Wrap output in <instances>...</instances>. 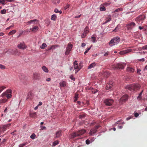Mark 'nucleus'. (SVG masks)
<instances>
[{"mask_svg":"<svg viewBox=\"0 0 147 147\" xmlns=\"http://www.w3.org/2000/svg\"><path fill=\"white\" fill-rule=\"evenodd\" d=\"M37 22H37H38V21L36 19H35V20H32L29 21L28 22H27V23H28V24H30L32 22Z\"/></svg>","mask_w":147,"mask_h":147,"instance_id":"nucleus-29","label":"nucleus"},{"mask_svg":"<svg viewBox=\"0 0 147 147\" xmlns=\"http://www.w3.org/2000/svg\"><path fill=\"white\" fill-rule=\"evenodd\" d=\"M108 53L107 52V53H105V54H104V55H104V56H105V57H107L108 56Z\"/></svg>","mask_w":147,"mask_h":147,"instance_id":"nucleus-63","label":"nucleus"},{"mask_svg":"<svg viewBox=\"0 0 147 147\" xmlns=\"http://www.w3.org/2000/svg\"><path fill=\"white\" fill-rule=\"evenodd\" d=\"M4 0L6 1H7V2H12L15 1V0Z\"/></svg>","mask_w":147,"mask_h":147,"instance_id":"nucleus-56","label":"nucleus"},{"mask_svg":"<svg viewBox=\"0 0 147 147\" xmlns=\"http://www.w3.org/2000/svg\"><path fill=\"white\" fill-rule=\"evenodd\" d=\"M27 144V143L25 142L22 144H20L19 145V147H23L24 146L26 145Z\"/></svg>","mask_w":147,"mask_h":147,"instance_id":"nucleus-45","label":"nucleus"},{"mask_svg":"<svg viewBox=\"0 0 147 147\" xmlns=\"http://www.w3.org/2000/svg\"><path fill=\"white\" fill-rule=\"evenodd\" d=\"M61 131H57L56 133V137L57 138H58L60 137L61 136Z\"/></svg>","mask_w":147,"mask_h":147,"instance_id":"nucleus-22","label":"nucleus"},{"mask_svg":"<svg viewBox=\"0 0 147 147\" xmlns=\"http://www.w3.org/2000/svg\"><path fill=\"white\" fill-rule=\"evenodd\" d=\"M6 13V10L3 9L1 11V14H5Z\"/></svg>","mask_w":147,"mask_h":147,"instance_id":"nucleus-48","label":"nucleus"},{"mask_svg":"<svg viewBox=\"0 0 147 147\" xmlns=\"http://www.w3.org/2000/svg\"><path fill=\"white\" fill-rule=\"evenodd\" d=\"M30 29L33 32H35L38 29V27L37 26H35Z\"/></svg>","mask_w":147,"mask_h":147,"instance_id":"nucleus-23","label":"nucleus"},{"mask_svg":"<svg viewBox=\"0 0 147 147\" xmlns=\"http://www.w3.org/2000/svg\"><path fill=\"white\" fill-rule=\"evenodd\" d=\"M57 19V16L55 15H52L51 17V20L55 21Z\"/></svg>","mask_w":147,"mask_h":147,"instance_id":"nucleus-32","label":"nucleus"},{"mask_svg":"<svg viewBox=\"0 0 147 147\" xmlns=\"http://www.w3.org/2000/svg\"><path fill=\"white\" fill-rule=\"evenodd\" d=\"M147 70V65L145 66V67L144 68V70L145 71Z\"/></svg>","mask_w":147,"mask_h":147,"instance_id":"nucleus-64","label":"nucleus"},{"mask_svg":"<svg viewBox=\"0 0 147 147\" xmlns=\"http://www.w3.org/2000/svg\"><path fill=\"white\" fill-rule=\"evenodd\" d=\"M54 12L56 13H59L60 14H61L62 13V11H59L58 9H55Z\"/></svg>","mask_w":147,"mask_h":147,"instance_id":"nucleus-38","label":"nucleus"},{"mask_svg":"<svg viewBox=\"0 0 147 147\" xmlns=\"http://www.w3.org/2000/svg\"><path fill=\"white\" fill-rule=\"evenodd\" d=\"M85 45H86L85 43H82V47H83L85 46Z\"/></svg>","mask_w":147,"mask_h":147,"instance_id":"nucleus-60","label":"nucleus"},{"mask_svg":"<svg viewBox=\"0 0 147 147\" xmlns=\"http://www.w3.org/2000/svg\"><path fill=\"white\" fill-rule=\"evenodd\" d=\"M111 20V16L109 15L108 16V18H106V22H105V23H108Z\"/></svg>","mask_w":147,"mask_h":147,"instance_id":"nucleus-33","label":"nucleus"},{"mask_svg":"<svg viewBox=\"0 0 147 147\" xmlns=\"http://www.w3.org/2000/svg\"><path fill=\"white\" fill-rule=\"evenodd\" d=\"M145 18L144 15H142L138 17L136 19V20L137 22H142V21L143 20L145 19Z\"/></svg>","mask_w":147,"mask_h":147,"instance_id":"nucleus-14","label":"nucleus"},{"mask_svg":"<svg viewBox=\"0 0 147 147\" xmlns=\"http://www.w3.org/2000/svg\"><path fill=\"white\" fill-rule=\"evenodd\" d=\"M118 25L117 26V27H116L115 28L114 30H113V31L114 32H116L118 30V29L117 28H118Z\"/></svg>","mask_w":147,"mask_h":147,"instance_id":"nucleus-51","label":"nucleus"},{"mask_svg":"<svg viewBox=\"0 0 147 147\" xmlns=\"http://www.w3.org/2000/svg\"><path fill=\"white\" fill-rule=\"evenodd\" d=\"M142 49L144 50H147V45H146L142 47Z\"/></svg>","mask_w":147,"mask_h":147,"instance_id":"nucleus-53","label":"nucleus"},{"mask_svg":"<svg viewBox=\"0 0 147 147\" xmlns=\"http://www.w3.org/2000/svg\"><path fill=\"white\" fill-rule=\"evenodd\" d=\"M110 3L105 2L102 4V5L107 6L110 5Z\"/></svg>","mask_w":147,"mask_h":147,"instance_id":"nucleus-40","label":"nucleus"},{"mask_svg":"<svg viewBox=\"0 0 147 147\" xmlns=\"http://www.w3.org/2000/svg\"><path fill=\"white\" fill-rule=\"evenodd\" d=\"M113 87V83L111 82L107 83L106 84V87H105V89L106 90H108L112 89Z\"/></svg>","mask_w":147,"mask_h":147,"instance_id":"nucleus-16","label":"nucleus"},{"mask_svg":"<svg viewBox=\"0 0 147 147\" xmlns=\"http://www.w3.org/2000/svg\"><path fill=\"white\" fill-rule=\"evenodd\" d=\"M140 88V86L138 84L128 85L125 87L126 89L131 91L138 90Z\"/></svg>","mask_w":147,"mask_h":147,"instance_id":"nucleus-1","label":"nucleus"},{"mask_svg":"<svg viewBox=\"0 0 147 147\" xmlns=\"http://www.w3.org/2000/svg\"><path fill=\"white\" fill-rule=\"evenodd\" d=\"M140 70L139 69H138L137 70V73L139 74L140 75L141 74L140 73Z\"/></svg>","mask_w":147,"mask_h":147,"instance_id":"nucleus-55","label":"nucleus"},{"mask_svg":"<svg viewBox=\"0 0 147 147\" xmlns=\"http://www.w3.org/2000/svg\"><path fill=\"white\" fill-rule=\"evenodd\" d=\"M85 133V130L84 129H82L78 131L77 132L73 133L71 135V138H74L75 137H78L79 136L82 135Z\"/></svg>","mask_w":147,"mask_h":147,"instance_id":"nucleus-2","label":"nucleus"},{"mask_svg":"<svg viewBox=\"0 0 147 147\" xmlns=\"http://www.w3.org/2000/svg\"><path fill=\"white\" fill-rule=\"evenodd\" d=\"M6 1L4 0H0V3H1L3 5H5L6 3Z\"/></svg>","mask_w":147,"mask_h":147,"instance_id":"nucleus-39","label":"nucleus"},{"mask_svg":"<svg viewBox=\"0 0 147 147\" xmlns=\"http://www.w3.org/2000/svg\"><path fill=\"white\" fill-rule=\"evenodd\" d=\"M28 31L27 30H24V31H23L21 32L20 33V34H19V36L18 37L20 36L21 35H26L27 34L28 32Z\"/></svg>","mask_w":147,"mask_h":147,"instance_id":"nucleus-27","label":"nucleus"},{"mask_svg":"<svg viewBox=\"0 0 147 147\" xmlns=\"http://www.w3.org/2000/svg\"><path fill=\"white\" fill-rule=\"evenodd\" d=\"M91 39L92 40V42L94 43L96 42V37H95L92 36L91 37Z\"/></svg>","mask_w":147,"mask_h":147,"instance_id":"nucleus-43","label":"nucleus"},{"mask_svg":"<svg viewBox=\"0 0 147 147\" xmlns=\"http://www.w3.org/2000/svg\"><path fill=\"white\" fill-rule=\"evenodd\" d=\"M47 47V45L45 43H43V44H42V46H40V48L41 49H45V48Z\"/></svg>","mask_w":147,"mask_h":147,"instance_id":"nucleus-30","label":"nucleus"},{"mask_svg":"<svg viewBox=\"0 0 147 147\" xmlns=\"http://www.w3.org/2000/svg\"><path fill=\"white\" fill-rule=\"evenodd\" d=\"M40 129L41 130H43L46 129V127L45 126H40Z\"/></svg>","mask_w":147,"mask_h":147,"instance_id":"nucleus-50","label":"nucleus"},{"mask_svg":"<svg viewBox=\"0 0 147 147\" xmlns=\"http://www.w3.org/2000/svg\"><path fill=\"white\" fill-rule=\"evenodd\" d=\"M72 47L73 45L71 44L70 43L68 44L67 47L66 48V51L65 52V55H69Z\"/></svg>","mask_w":147,"mask_h":147,"instance_id":"nucleus-6","label":"nucleus"},{"mask_svg":"<svg viewBox=\"0 0 147 147\" xmlns=\"http://www.w3.org/2000/svg\"><path fill=\"white\" fill-rule=\"evenodd\" d=\"M102 76L103 77L107 78L109 76V73L108 71L103 72L102 73Z\"/></svg>","mask_w":147,"mask_h":147,"instance_id":"nucleus-21","label":"nucleus"},{"mask_svg":"<svg viewBox=\"0 0 147 147\" xmlns=\"http://www.w3.org/2000/svg\"><path fill=\"white\" fill-rule=\"evenodd\" d=\"M132 118V116L126 118V120L128 121Z\"/></svg>","mask_w":147,"mask_h":147,"instance_id":"nucleus-58","label":"nucleus"},{"mask_svg":"<svg viewBox=\"0 0 147 147\" xmlns=\"http://www.w3.org/2000/svg\"><path fill=\"white\" fill-rule=\"evenodd\" d=\"M100 127V125H97L95 126V127L93 128L92 129L90 130V132L89 133V134L92 135L93 134H95L97 131V129Z\"/></svg>","mask_w":147,"mask_h":147,"instance_id":"nucleus-9","label":"nucleus"},{"mask_svg":"<svg viewBox=\"0 0 147 147\" xmlns=\"http://www.w3.org/2000/svg\"><path fill=\"white\" fill-rule=\"evenodd\" d=\"M127 70L129 72L132 73L134 72V69L130 67H128L127 68Z\"/></svg>","mask_w":147,"mask_h":147,"instance_id":"nucleus-24","label":"nucleus"},{"mask_svg":"<svg viewBox=\"0 0 147 147\" xmlns=\"http://www.w3.org/2000/svg\"><path fill=\"white\" fill-rule=\"evenodd\" d=\"M70 78L72 80H74V78L73 77V76L71 75L70 76Z\"/></svg>","mask_w":147,"mask_h":147,"instance_id":"nucleus-61","label":"nucleus"},{"mask_svg":"<svg viewBox=\"0 0 147 147\" xmlns=\"http://www.w3.org/2000/svg\"><path fill=\"white\" fill-rule=\"evenodd\" d=\"M69 4L66 5L64 7V10H66V9L69 7Z\"/></svg>","mask_w":147,"mask_h":147,"instance_id":"nucleus-49","label":"nucleus"},{"mask_svg":"<svg viewBox=\"0 0 147 147\" xmlns=\"http://www.w3.org/2000/svg\"><path fill=\"white\" fill-rule=\"evenodd\" d=\"M58 144V141L57 140L55 141L54 142H53V144H52V146H54Z\"/></svg>","mask_w":147,"mask_h":147,"instance_id":"nucleus-36","label":"nucleus"},{"mask_svg":"<svg viewBox=\"0 0 147 147\" xmlns=\"http://www.w3.org/2000/svg\"><path fill=\"white\" fill-rule=\"evenodd\" d=\"M11 89H8L6 90V91L3 93L1 95V96L3 97H5V96L6 97V98H7L8 99H9L11 98Z\"/></svg>","mask_w":147,"mask_h":147,"instance_id":"nucleus-5","label":"nucleus"},{"mask_svg":"<svg viewBox=\"0 0 147 147\" xmlns=\"http://www.w3.org/2000/svg\"><path fill=\"white\" fill-rule=\"evenodd\" d=\"M59 47V45H52L51 47L50 48L51 49H55L56 47Z\"/></svg>","mask_w":147,"mask_h":147,"instance_id":"nucleus-34","label":"nucleus"},{"mask_svg":"<svg viewBox=\"0 0 147 147\" xmlns=\"http://www.w3.org/2000/svg\"><path fill=\"white\" fill-rule=\"evenodd\" d=\"M6 88V87L4 86H2L0 87V93L2 92L4 89Z\"/></svg>","mask_w":147,"mask_h":147,"instance_id":"nucleus-42","label":"nucleus"},{"mask_svg":"<svg viewBox=\"0 0 147 147\" xmlns=\"http://www.w3.org/2000/svg\"><path fill=\"white\" fill-rule=\"evenodd\" d=\"M120 40V39L119 37H115L110 41V42H109V45L111 46L117 44L119 42Z\"/></svg>","mask_w":147,"mask_h":147,"instance_id":"nucleus-3","label":"nucleus"},{"mask_svg":"<svg viewBox=\"0 0 147 147\" xmlns=\"http://www.w3.org/2000/svg\"><path fill=\"white\" fill-rule=\"evenodd\" d=\"M74 68L75 69H77L78 70H80L81 67L80 66H79L78 65V63H77V61H74Z\"/></svg>","mask_w":147,"mask_h":147,"instance_id":"nucleus-17","label":"nucleus"},{"mask_svg":"<svg viewBox=\"0 0 147 147\" xmlns=\"http://www.w3.org/2000/svg\"><path fill=\"white\" fill-rule=\"evenodd\" d=\"M78 94H75V97H74V98H75V99H78Z\"/></svg>","mask_w":147,"mask_h":147,"instance_id":"nucleus-62","label":"nucleus"},{"mask_svg":"<svg viewBox=\"0 0 147 147\" xmlns=\"http://www.w3.org/2000/svg\"><path fill=\"white\" fill-rule=\"evenodd\" d=\"M106 10L105 7L104 6H102L100 7V11H105Z\"/></svg>","mask_w":147,"mask_h":147,"instance_id":"nucleus-44","label":"nucleus"},{"mask_svg":"<svg viewBox=\"0 0 147 147\" xmlns=\"http://www.w3.org/2000/svg\"><path fill=\"white\" fill-rule=\"evenodd\" d=\"M60 86L61 87H64L66 86V82L63 81L60 83Z\"/></svg>","mask_w":147,"mask_h":147,"instance_id":"nucleus-26","label":"nucleus"},{"mask_svg":"<svg viewBox=\"0 0 147 147\" xmlns=\"http://www.w3.org/2000/svg\"><path fill=\"white\" fill-rule=\"evenodd\" d=\"M91 47H92V46H91V47H90L87 49L86 50V51L84 52V55H86V54L89 51V50L91 48Z\"/></svg>","mask_w":147,"mask_h":147,"instance_id":"nucleus-47","label":"nucleus"},{"mask_svg":"<svg viewBox=\"0 0 147 147\" xmlns=\"http://www.w3.org/2000/svg\"><path fill=\"white\" fill-rule=\"evenodd\" d=\"M42 70L45 72L48 73V69L45 66H42Z\"/></svg>","mask_w":147,"mask_h":147,"instance_id":"nucleus-25","label":"nucleus"},{"mask_svg":"<svg viewBox=\"0 0 147 147\" xmlns=\"http://www.w3.org/2000/svg\"><path fill=\"white\" fill-rule=\"evenodd\" d=\"M16 32V30H13L11 31V32H9V33H8V35L9 36L11 35L14 34Z\"/></svg>","mask_w":147,"mask_h":147,"instance_id":"nucleus-31","label":"nucleus"},{"mask_svg":"<svg viewBox=\"0 0 147 147\" xmlns=\"http://www.w3.org/2000/svg\"><path fill=\"white\" fill-rule=\"evenodd\" d=\"M0 69H5V66L0 64Z\"/></svg>","mask_w":147,"mask_h":147,"instance_id":"nucleus-46","label":"nucleus"},{"mask_svg":"<svg viewBox=\"0 0 147 147\" xmlns=\"http://www.w3.org/2000/svg\"><path fill=\"white\" fill-rule=\"evenodd\" d=\"M18 47L19 49H21L22 50H24L27 48V46L24 44V42H22L20 43L18 45Z\"/></svg>","mask_w":147,"mask_h":147,"instance_id":"nucleus-11","label":"nucleus"},{"mask_svg":"<svg viewBox=\"0 0 147 147\" xmlns=\"http://www.w3.org/2000/svg\"><path fill=\"white\" fill-rule=\"evenodd\" d=\"M96 63L95 62H93L90 64L89 65L88 67V69H91L92 68L94 67L95 66H96Z\"/></svg>","mask_w":147,"mask_h":147,"instance_id":"nucleus-20","label":"nucleus"},{"mask_svg":"<svg viewBox=\"0 0 147 147\" xmlns=\"http://www.w3.org/2000/svg\"><path fill=\"white\" fill-rule=\"evenodd\" d=\"M35 135L34 134H32V135L30 136V138H31L32 139H34L35 138Z\"/></svg>","mask_w":147,"mask_h":147,"instance_id":"nucleus-41","label":"nucleus"},{"mask_svg":"<svg viewBox=\"0 0 147 147\" xmlns=\"http://www.w3.org/2000/svg\"><path fill=\"white\" fill-rule=\"evenodd\" d=\"M113 100L112 99H107L104 100V103L107 106H110L113 103Z\"/></svg>","mask_w":147,"mask_h":147,"instance_id":"nucleus-7","label":"nucleus"},{"mask_svg":"<svg viewBox=\"0 0 147 147\" xmlns=\"http://www.w3.org/2000/svg\"><path fill=\"white\" fill-rule=\"evenodd\" d=\"M11 123H9L5 125H3L2 127L3 128V131H5L7 129L9 128V127L11 126Z\"/></svg>","mask_w":147,"mask_h":147,"instance_id":"nucleus-18","label":"nucleus"},{"mask_svg":"<svg viewBox=\"0 0 147 147\" xmlns=\"http://www.w3.org/2000/svg\"><path fill=\"white\" fill-rule=\"evenodd\" d=\"M122 11V9L121 8H118L117 9H116L114 11V13H115L116 12H118L119 11Z\"/></svg>","mask_w":147,"mask_h":147,"instance_id":"nucleus-37","label":"nucleus"},{"mask_svg":"<svg viewBox=\"0 0 147 147\" xmlns=\"http://www.w3.org/2000/svg\"><path fill=\"white\" fill-rule=\"evenodd\" d=\"M126 65L125 63H118L112 66V68L114 69H123Z\"/></svg>","mask_w":147,"mask_h":147,"instance_id":"nucleus-4","label":"nucleus"},{"mask_svg":"<svg viewBox=\"0 0 147 147\" xmlns=\"http://www.w3.org/2000/svg\"><path fill=\"white\" fill-rule=\"evenodd\" d=\"M30 117L32 118L35 119L37 117V114L36 113H31L30 114Z\"/></svg>","mask_w":147,"mask_h":147,"instance_id":"nucleus-19","label":"nucleus"},{"mask_svg":"<svg viewBox=\"0 0 147 147\" xmlns=\"http://www.w3.org/2000/svg\"><path fill=\"white\" fill-rule=\"evenodd\" d=\"M13 25H11L10 26H9V27H8L7 28H6V29L7 30H9V29L10 28H11V27H13Z\"/></svg>","mask_w":147,"mask_h":147,"instance_id":"nucleus-59","label":"nucleus"},{"mask_svg":"<svg viewBox=\"0 0 147 147\" xmlns=\"http://www.w3.org/2000/svg\"><path fill=\"white\" fill-rule=\"evenodd\" d=\"M135 117H137L138 116V114L137 113H136L134 114Z\"/></svg>","mask_w":147,"mask_h":147,"instance_id":"nucleus-57","label":"nucleus"},{"mask_svg":"<svg viewBox=\"0 0 147 147\" xmlns=\"http://www.w3.org/2000/svg\"><path fill=\"white\" fill-rule=\"evenodd\" d=\"M136 25V24L134 22H131V23L126 25V27L128 30H130L132 29L133 27Z\"/></svg>","mask_w":147,"mask_h":147,"instance_id":"nucleus-10","label":"nucleus"},{"mask_svg":"<svg viewBox=\"0 0 147 147\" xmlns=\"http://www.w3.org/2000/svg\"><path fill=\"white\" fill-rule=\"evenodd\" d=\"M128 96L127 94H124L119 99V101L120 103L122 104V103L128 100Z\"/></svg>","mask_w":147,"mask_h":147,"instance_id":"nucleus-8","label":"nucleus"},{"mask_svg":"<svg viewBox=\"0 0 147 147\" xmlns=\"http://www.w3.org/2000/svg\"><path fill=\"white\" fill-rule=\"evenodd\" d=\"M33 78L35 80H38L40 79L39 74L37 73H34V74H33Z\"/></svg>","mask_w":147,"mask_h":147,"instance_id":"nucleus-15","label":"nucleus"},{"mask_svg":"<svg viewBox=\"0 0 147 147\" xmlns=\"http://www.w3.org/2000/svg\"><path fill=\"white\" fill-rule=\"evenodd\" d=\"M89 32V30H88V28L87 27H86V28L84 29V32L83 33H82V35H81V37L82 38H85L87 36V34Z\"/></svg>","mask_w":147,"mask_h":147,"instance_id":"nucleus-13","label":"nucleus"},{"mask_svg":"<svg viewBox=\"0 0 147 147\" xmlns=\"http://www.w3.org/2000/svg\"><path fill=\"white\" fill-rule=\"evenodd\" d=\"M131 51V49H127L123 51H121L119 52L120 55H123L126 54H127Z\"/></svg>","mask_w":147,"mask_h":147,"instance_id":"nucleus-12","label":"nucleus"},{"mask_svg":"<svg viewBox=\"0 0 147 147\" xmlns=\"http://www.w3.org/2000/svg\"><path fill=\"white\" fill-rule=\"evenodd\" d=\"M86 144H90V140L88 139H87L86 141Z\"/></svg>","mask_w":147,"mask_h":147,"instance_id":"nucleus-54","label":"nucleus"},{"mask_svg":"<svg viewBox=\"0 0 147 147\" xmlns=\"http://www.w3.org/2000/svg\"><path fill=\"white\" fill-rule=\"evenodd\" d=\"M143 90H142V91L140 92V93L139 94V96H138L137 99L138 100H140L141 99V98H142L141 95H142V93H143Z\"/></svg>","mask_w":147,"mask_h":147,"instance_id":"nucleus-28","label":"nucleus"},{"mask_svg":"<svg viewBox=\"0 0 147 147\" xmlns=\"http://www.w3.org/2000/svg\"><path fill=\"white\" fill-rule=\"evenodd\" d=\"M7 101V99L6 98L3 99L1 100H0V103H5Z\"/></svg>","mask_w":147,"mask_h":147,"instance_id":"nucleus-35","label":"nucleus"},{"mask_svg":"<svg viewBox=\"0 0 147 147\" xmlns=\"http://www.w3.org/2000/svg\"><path fill=\"white\" fill-rule=\"evenodd\" d=\"M138 61L144 62L145 61V59L144 58H142L141 59H138Z\"/></svg>","mask_w":147,"mask_h":147,"instance_id":"nucleus-52","label":"nucleus"}]
</instances>
